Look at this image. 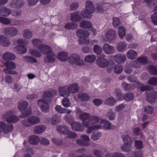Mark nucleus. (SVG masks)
<instances>
[{"label":"nucleus","instance_id":"nucleus-58","mask_svg":"<svg viewBox=\"0 0 157 157\" xmlns=\"http://www.w3.org/2000/svg\"><path fill=\"white\" fill-rule=\"evenodd\" d=\"M148 83L152 86L157 85V77H153L150 78L148 81Z\"/></svg>","mask_w":157,"mask_h":157},{"label":"nucleus","instance_id":"nucleus-1","mask_svg":"<svg viewBox=\"0 0 157 157\" xmlns=\"http://www.w3.org/2000/svg\"><path fill=\"white\" fill-rule=\"evenodd\" d=\"M56 93V91L55 90L45 92L41 98L38 100L37 104L42 112L47 113L49 111L50 105L48 104L51 102V98Z\"/></svg>","mask_w":157,"mask_h":157},{"label":"nucleus","instance_id":"nucleus-19","mask_svg":"<svg viewBox=\"0 0 157 157\" xmlns=\"http://www.w3.org/2000/svg\"><path fill=\"white\" fill-rule=\"evenodd\" d=\"M39 51L42 53L46 54L52 50V48L48 45L41 44L38 47Z\"/></svg>","mask_w":157,"mask_h":157},{"label":"nucleus","instance_id":"nucleus-2","mask_svg":"<svg viewBox=\"0 0 157 157\" xmlns=\"http://www.w3.org/2000/svg\"><path fill=\"white\" fill-rule=\"evenodd\" d=\"M86 10H82L81 14L84 18L90 19L92 17V14L95 11V8L93 2L87 1L86 2Z\"/></svg>","mask_w":157,"mask_h":157},{"label":"nucleus","instance_id":"nucleus-14","mask_svg":"<svg viewBox=\"0 0 157 157\" xmlns=\"http://www.w3.org/2000/svg\"><path fill=\"white\" fill-rule=\"evenodd\" d=\"M70 20L72 21L78 22L84 17L82 14L78 12H75L71 14Z\"/></svg>","mask_w":157,"mask_h":157},{"label":"nucleus","instance_id":"nucleus-45","mask_svg":"<svg viewBox=\"0 0 157 157\" xmlns=\"http://www.w3.org/2000/svg\"><path fill=\"white\" fill-rule=\"evenodd\" d=\"M77 27V24L71 22L66 24L64 26L65 28L67 29H76Z\"/></svg>","mask_w":157,"mask_h":157},{"label":"nucleus","instance_id":"nucleus-31","mask_svg":"<svg viewBox=\"0 0 157 157\" xmlns=\"http://www.w3.org/2000/svg\"><path fill=\"white\" fill-rule=\"evenodd\" d=\"M28 105V103L25 100L21 101H19L18 108L21 111H23L25 110Z\"/></svg>","mask_w":157,"mask_h":157},{"label":"nucleus","instance_id":"nucleus-52","mask_svg":"<svg viewBox=\"0 0 157 157\" xmlns=\"http://www.w3.org/2000/svg\"><path fill=\"white\" fill-rule=\"evenodd\" d=\"M101 135L100 132L95 131L92 133L91 139L93 140H97L100 138Z\"/></svg>","mask_w":157,"mask_h":157},{"label":"nucleus","instance_id":"nucleus-48","mask_svg":"<svg viewBox=\"0 0 157 157\" xmlns=\"http://www.w3.org/2000/svg\"><path fill=\"white\" fill-rule=\"evenodd\" d=\"M29 52L32 55L37 58L40 57L41 56V52L40 51L34 49H30L29 51Z\"/></svg>","mask_w":157,"mask_h":157},{"label":"nucleus","instance_id":"nucleus-7","mask_svg":"<svg viewBox=\"0 0 157 157\" xmlns=\"http://www.w3.org/2000/svg\"><path fill=\"white\" fill-rule=\"evenodd\" d=\"M68 61L70 63L78 66L83 65V61L80 59L79 56L76 54H71L69 58Z\"/></svg>","mask_w":157,"mask_h":157},{"label":"nucleus","instance_id":"nucleus-36","mask_svg":"<svg viewBox=\"0 0 157 157\" xmlns=\"http://www.w3.org/2000/svg\"><path fill=\"white\" fill-rule=\"evenodd\" d=\"M126 34V31L125 28L122 26H120L118 28V34L119 38L122 39Z\"/></svg>","mask_w":157,"mask_h":157},{"label":"nucleus","instance_id":"nucleus-23","mask_svg":"<svg viewBox=\"0 0 157 157\" xmlns=\"http://www.w3.org/2000/svg\"><path fill=\"white\" fill-rule=\"evenodd\" d=\"M11 10L5 7H0V15L7 17L11 13Z\"/></svg>","mask_w":157,"mask_h":157},{"label":"nucleus","instance_id":"nucleus-28","mask_svg":"<svg viewBox=\"0 0 157 157\" xmlns=\"http://www.w3.org/2000/svg\"><path fill=\"white\" fill-rule=\"evenodd\" d=\"M15 58V56L14 54L8 52L5 53L3 55V59L5 60H13Z\"/></svg>","mask_w":157,"mask_h":157},{"label":"nucleus","instance_id":"nucleus-10","mask_svg":"<svg viewBox=\"0 0 157 157\" xmlns=\"http://www.w3.org/2000/svg\"><path fill=\"white\" fill-rule=\"evenodd\" d=\"M13 129V126L11 124H6L5 123L2 121L0 122V132L3 131L5 133L11 132Z\"/></svg>","mask_w":157,"mask_h":157},{"label":"nucleus","instance_id":"nucleus-17","mask_svg":"<svg viewBox=\"0 0 157 157\" xmlns=\"http://www.w3.org/2000/svg\"><path fill=\"white\" fill-rule=\"evenodd\" d=\"M71 126L73 130L78 132L82 131L84 129L81 123L78 121H74L71 124Z\"/></svg>","mask_w":157,"mask_h":157},{"label":"nucleus","instance_id":"nucleus-22","mask_svg":"<svg viewBox=\"0 0 157 157\" xmlns=\"http://www.w3.org/2000/svg\"><path fill=\"white\" fill-rule=\"evenodd\" d=\"M100 128L102 127L107 129H110L112 128L113 125L109 121L106 120H102L100 122Z\"/></svg>","mask_w":157,"mask_h":157},{"label":"nucleus","instance_id":"nucleus-55","mask_svg":"<svg viewBox=\"0 0 157 157\" xmlns=\"http://www.w3.org/2000/svg\"><path fill=\"white\" fill-rule=\"evenodd\" d=\"M0 22L6 25L11 24V21L9 19L2 17H0Z\"/></svg>","mask_w":157,"mask_h":157},{"label":"nucleus","instance_id":"nucleus-9","mask_svg":"<svg viewBox=\"0 0 157 157\" xmlns=\"http://www.w3.org/2000/svg\"><path fill=\"white\" fill-rule=\"evenodd\" d=\"M56 55L52 52V50L46 54V56L44 58V62L46 63H53L56 59Z\"/></svg>","mask_w":157,"mask_h":157},{"label":"nucleus","instance_id":"nucleus-8","mask_svg":"<svg viewBox=\"0 0 157 157\" xmlns=\"http://www.w3.org/2000/svg\"><path fill=\"white\" fill-rule=\"evenodd\" d=\"M2 119L8 122L15 123L19 120V118L15 115H12L11 111L5 113L2 116Z\"/></svg>","mask_w":157,"mask_h":157},{"label":"nucleus","instance_id":"nucleus-59","mask_svg":"<svg viewBox=\"0 0 157 157\" xmlns=\"http://www.w3.org/2000/svg\"><path fill=\"white\" fill-rule=\"evenodd\" d=\"M135 146L138 149H142L144 147L142 142L140 140H135Z\"/></svg>","mask_w":157,"mask_h":157},{"label":"nucleus","instance_id":"nucleus-60","mask_svg":"<svg viewBox=\"0 0 157 157\" xmlns=\"http://www.w3.org/2000/svg\"><path fill=\"white\" fill-rule=\"evenodd\" d=\"M123 69V67L121 65H116L114 68V72L117 74H120L122 71Z\"/></svg>","mask_w":157,"mask_h":157},{"label":"nucleus","instance_id":"nucleus-44","mask_svg":"<svg viewBox=\"0 0 157 157\" xmlns=\"http://www.w3.org/2000/svg\"><path fill=\"white\" fill-rule=\"evenodd\" d=\"M34 150L30 148H26L25 151L24 155L23 157H30L34 153Z\"/></svg>","mask_w":157,"mask_h":157},{"label":"nucleus","instance_id":"nucleus-53","mask_svg":"<svg viewBox=\"0 0 157 157\" xmlns=\"http://www.w3.org/2000/svg\"><path fill=\"white\" fill-rule=\"evenodd\" d=\"M23 58L24 60L27 62L36 63L37 61L36 59L31 56H24Z\"/></svg>","mask_w":157,"mask_h":157},{"label":"nucleus","instance_id":"nucleus-5","mask_svg":"<svg viewBox=\"0 0 157 157\" xmlns=\"http://www.w3.org/2000/svg\"><path fill=\"white\" fill-rule=\"evenodd\" d=\"M150 89L148 86H144L142 87L141 90L144 91L147 90L148 91L146 92V94H147V100L149 103H151L155 100L157 94L155 90L153 89L150 90Z\"/></svg>","mask_w":157,"mask_h":157},{"label":"nucleus","instance_id":"nucleus-16","mask_svg":"<svg viewBox=\"0 0 157 157\" xmlns=\"http://www.w3.org/2000/svg\"><path fill=\"white\" fill-rule=\"evenodd\" d=\"M11 44L10 40L3 35H0V45L1 46L8 47Z\"/></svg>","mask_w":157,"mask_h":157},{"label":"nucleus","instance_id":"nucleus-37","mask_svg":"<svg viewBox=\"0 0 157 157\" xmlns=\"http://www.w3.org/2000/svg\"><path fill=\"white\" fill-rule=\"evenodd\" d=\"M79 89V87L76 83H75L68 87V91L69 93H74L77 92Z\"/></svg>","mask_w":157,"mask_h":157},{"label":"nucleus","instance_id":"nucleus-50","mask_svg":"<svg viewBox=\"0 0 157 157\" xmlns=\"http://www.w3.org/2000/svg\"><path fill=\"white\" fill-rule=\"evenodd\" d=\"M114 93L116 95V98L117 100H121L123 99L121 91L119 89H116Z\"/></svg>","mask_w":157,"mask_h":157},{"label":"nucleus","instance_id":"nucleus-35","mask_svg":"<svg viewBox=\"0 0 157 157\" xmlns=\"http://www.w3.org/2000/svg\"><path fill=\"white\" fill-rule=\"evenodd\" d=\"M126 55L128 58L132 59H135L137 56L136 52L132 49L127 51Z\"/></svg>","mask_w":157,"mask_h":157},{"label":"nucleus","instance_id":"nucleus-39","mask_svg":"<svg viewBox=\"0 0 157 157\" xmlns=\"http://www.w3.org/2000/svg\"><path fill=\"white\" fill-rule=\"evenodd\" d=\"M96 59V57L95 55H90L86 56L84 60L87 62L90 63L94 62Z\"/></svg>","mask_w":157,"mask_h":157},{"label":"nucleus","instance_id":"nucleus-33","mask_svg":"<svg viewBox=\"0 0 157 157\" xmlns=\"http://www.w3.org/2000/svg\"><path fill=\"white\" fill-rule=\"evenodd\" d=\"M104 103L105 104L108 105L113 106L116 103V101L114 98L111 97L106 98Z\"/></svg>","mask_w":157,"mask_h":157},{"label":"nucleus","instance_id":"nucleus-42","mask_svg":"<svg viewBox=\"0 0 157 157\" xmlns=\"http://www.w3.org/2000/svg\"><path fill=\"white\" fill-rule=\"evenodd\" d=\"M79 25L81 28L88 29L91 27V24L88 21H83L80 23Z\"/></svg>","mask_w":157,"mask_h":157},{"label":"nucleus","instance_id":"nucleus-47","mask_svg":"<svg viewBox=\"0 0 157 157\" xmlns=\"http://www.w3.org/2000/svg\"><path fill=\"white\" fill-rule=\"evenodd\" d=\"M78 97L81 100L84 101H88L90 98V97L89 95L84 93L79 94L78 95Z\"/></svg>","mask_w":157,"mask_h":157},{"label":"nucleus","instance_id":"nucleus-30","mask_svg":"<svg viewBox=\"0 0 157 157\" xmlns=\"http://www.w3.org/2000/svg\"><path fill=\"white\" fill-rule=\"evenodd\" d=\"M40 140L38 136L35 135L31 136L29 138V142L31 144L36 145L38 143Z\"/></svg>","mask_w":157,"mask_h":157},{"label":"nucleus","instance_id":"nucleus-40","mask_svg":"<svg viewBox=\"0 0 157 157\" xmlns=\"http://www.w3.org/2000/svg\"><path fill=\"white\" fill-rule=\"evenodd\" d=\"M66 88L65 87H61L59 88V91L60 95L65 97H67L69 96V93L67 91H66Z\"/></svg>","mask_w":157,"mask_h":157},{"label":"nucleus","instance_id":"nucleus-64","mask_svg":"<svg viewBox=\"0 0 157 157\" xmlns=\"http://www.w3.org/2000/svg\"><path fill=\"white\" fill-rule=\"evenodd\" d=\"M122 86L125 91L130 90H132V86L128 84L126 82H124L122 83Z\"/></svg>","mask_w":157,"mask_h":157},{"label":"nucleus","instance_id":"nucleus-4","mask_svg":"<svg viewBox=\"0 0 157 157\" xmlns=\"http://www.w3.org/2000/svg\"><path fill=\"white\" fill-rule=\"evenodd\" d=\"M77 36L79 37L78 41L79 44H87L89 42L88 38L89 36V33L87 31L80 29L78 30L77 32Z\"/></svg>","mask_w":157,"mask_h":157},{"label":"nucleus","instance_id":"nucleus-18","mask_svg":"<svg viewBox=\"0 0 157 157\" xmlns=\"http://www.w3.org/2000/svg\"><path fill=\"white\" fill-rule=\"evenodd\" d=\"M126 59L125 55L120 53L117 54L113 57L114 60L119 63H121L124 62Z\"/></svg>","mask_w":157,"mask_h":157},{"label":"nucleus","instance_id":"nucleus-32","mask_svg":"<svg viewBox=\"0 0 157 157\" xmlns=\"http://www.w3.org/2000/svg\"><path fill=\"white\" fill-rule=\"evenodd\" d=\"M22 34L24 38L27 39H29L32 37L33 33L29 29H26L23 31Z\"/></svg>","mask_w":157,"mask_h":157},{"label":"nucleus","instance_id":"nucleus-3","mask_svg":"<svg viewBox=\"0 0 157 157\" xmlns=\"http://www.w3.org/2000/svg\"><path fill=\"white\" fill-rule=\"evenodd\" d=\"M40 121L39 117L35 116H31L22 121L21 124L23 127L27 128L38 124Z\"/></svg>","mask_w":157,"mask_h":157},{"label":"nucleus","instance_id":"nucleus-46","mask_svg":"<svg viewBox=\"0 0 157 157\" xmlns=\"http://www.w3.org/2000/svg\"><path fill=\"white\" fill-rule=\"evenodd\" d=\"M63 119L71 125V123L74 122V118L71 115L66 114L63 117Z\"/></svg>","mask_w":157,"mask_h":157},{"label":"nucleus","instance_id":"nucleus-29","mask_svg":"<svg viewBox=\"0 0 157 157\" xmlns=\"http://www.w3.org/2000/svg\"><path fill=\"white\" fill-rule=\"evenodd\" d=\"M57 56L58 59L62 61H65L69 59L67 54L64 52H59Z\"/></svg>","mask_w":157,"mask_h":157},{"label":"nucleus","instance_id":"nucleus-51","mask_svg":"<svg viewBox=\"0 0 157 157\" xmlns=\"http://www.w3.org/2000/svg\"><path fill=\"white\" fill-rule=\"evenodd\" d=\"M7 68L10 69H13L16 68V65L13 62L7 61L5 63Z\"/></svg>","mask_w":157,"mask_h":157},{"label":"nucleus","instance_id":"nucleus-13","mask_svg":"<svg viewBox=\"0 0 157 157\" xmlns=\"http://www.w3.org/2000/svg\"><path fill=\"white\" fill-rule=\"evenodd\" d=\"M104 52L107 54L111 55L114 53L115 51L114 47L108 44H104L102 47Z\"/></svg>","mask_w":157,"mask_h":157},{"label":"nucleus","instance_id":"nucleus-6","mask_svg":"<svg viewBox=\"0 0 157 157\" xmlns=\"http://www.w3.org/2000/svg\"><path fill=\"white\" fill-rule=\"evenodd\" d=\"M19 33V31L14 27L6 28L4 32V34L8 37L12 38L16 36Z\"/></svg>","mask_w":157,"mask_h":157},{"label":"nucleus","instance_id":"nucleus-34","mask_svg":"<svg viewBox=\"0 0 157 157\" xmlns=\"http://www.w3.org/2000/svg\"><path fill=\"white\" fill-rule=\"evenodd\" d=\"M57 130L60 134H66L68 131V129L65 125H59L57 127Z\"/></svg>","mask_w":157,"mask_h":157},{"label":"nucleus","instance_id":"nucleus-25","mask_svg":"<svg viewBox=\"0 0 157 157\" xmlns=\"http://www.w3.org/2000/svg\"><path fill=\"white\" fill-rule=\"evenodd\" d=\"M116 49L119 52H122L127 48V44L124 41H121L118 43L116 45Z\"/></svg>","mask_w":157,"mask_h":157},{"label":"nucleus","instance_id":"nucleus-61","mask_svg":"<svg viewBox=\"0 0 157 157\" xmlns=\"http://www.w3.org/2000/svg\"><path fill=\"white\" fill-rule=\"evenodd\" d=\"M31 113V109L30 108H29L25 112L22 113V115L20 116L19 117L23 118H25L30 115Z\"/></svg>","mask_w":157,"mask_h":157},{"label":"nucleus","instance_id":"nucleus-21","mask_svg":"<svg viewBox=\"0 0 157 157\" xmlns=\"http://www.w3.org/2000/svg\"><path fill=\"white\" fill-rule=\"evenodd\" d=\"M24 4V2L23 0H15L12 2L10 4V6L12 8H20L23 6Z\"/></svg>","mask_w":157,"mask_h":157},{"label":"nucleus","instance_id":"nucleus-63","mask_svg":"<svg viewBox=\"0 0 157 157\" xmlns=\"http://www.w3.org/2000/svg\"><path fill=\"white\" fill-rule=\"evenodd\" d=\"M33 44L34 47L41 44L42 42L41 40L38 39H33L32 40Z\"/></svg>","mask_w":157,"mask_h":157},{"label":"nucleus","instance_id":"nucleus-57","mask_svg":"<svg viewBox=\"0 0 157 157\" xmlns=\"http://www.w3.org/2000/svg\"><path fill=\"white\" fill-rule=\"evenodd\" d=\"M148 70L151 75H157V69L154 66L151 65L149 66Z\"/></svg>","mask_w":157,"mask_h":157},{"label":"nucleus","instance_id":"nucleus-27","mask_svg":"<svg viewBox=\"0 0 157 157\" xmlns=\"http://www.w3.org/2000/svg\"><path fill=\"white\" fill-rule=\"evenodd\" d=\"M122 138L124 143L129 144V146H132L133 142L132 140L129 135H123L122 136Z\"/></svg>","mask_w":157,"mask_h":157},{"label":"nucleus","instance_id":"nucleus-15","mask_svg":"<svg viewBox=\"0 0 157 157\" xmlns=\"http://www.w3.org/2000/svg\"><path fill=\"white\" fill-rule=\"evenodd\" d=\"M98 65L101 67L105 68L107 67L109 64L108 60L103 58H98L96 61Z\"/></svg>","mask_w":157,"mask_h":157},{"label":"nucleus","instance_id":"nucleus-41","mask_svg":"<svg viewBox=\"0 0 157 157\" xmlns=\"http://www.w3.org/2000/svg\"><path fill=\"white\" fill-rule=\"evenodd\" d=\"M87 127L86 132L88 134L92 132L94 130L100 128V126L99 124L96 125L89 126Z\"/></svg>","mask_w":157,"mask_h":157},{"label":"nucleus","instance_id":"nucleus-20","mask_svg":"<svg viewBox=\"0 0 157 157\" xmlns=\"http://www.w3.org/2000/svg\"><path fill=\"white\" fill-rule=\"evenodd\" d=\"M14 51L19 54H23L27 51L26 47L21 45H18L16 46L14 48Z\"/></svg>","mask_w":157,"mask_h":157},{"label":"nucleus","instance_id":"nucleus-12","mask_svg":"<svg viewBox=\"0 0 157 157\" xmlns=\"http://www.w3.org/2000/svg\"><path fill=\"white\" fill-rule=\"evenodd\" d=\"M99 119L96 116H90L89 120H88V122H85L84 123L85 127H87L91 125H94L98 123L99 122Z\"/></svg>","mask_w":157,"mask_h":157},{"label":"nucleus","instance_id":"nucleus-56","mask_svg":"<svg viewBox=\"0 0 157 157\" xmlns=\"http://www.w3.org/2000/svg\"><path fill=\"white\" fill-rule=\"evenodd\" d=\"M94 52L97 54H100L102 51V48L99 45H95L93 48Z\"/></svg>","mask_w":157,"mask_h":157},{"label":"nucleus","instance_id":"nucleus-43","mask_svg":"<svg viewBox=\"0 0 157 157\" xmlns=\"http://www.w3.org/2000/svg\"><path fill=\"white\" fill-rule=\"evenodd\" d=\"M134 95L133 93H129L125 94L123 97V99L124 100L129 101L132 100L134 98Z\"/></svg>","mask_w":157,"mask_h":157},{"label":"nucleus","instance_id":"nucleus-62","mask_svg":"<svg viewBox=\"0 0 157 157\" xmlns=\"http://www.w3.org/2000/svg\"><path fill=\"white\" fill-rule=\"evenodd\" d=\"M63 106L65 107H68L70 106L71 103L69 100L67 98H63L62 101Z\"/></svg>","mask_w":157,"mask_h":157},{"label":"nucleus","instance_id":"nucleus-11","mask_svg":"<svg viewBox=\"0 0 157 157\" xmlns=\"http://www.w3.org/2000/svg\"><path fill=\"white\" fill-rule=\"evenodd\" d=\"M107 40L112 41L115 40L117 36L116 32L113 29L108 30L105 34Z\"/></svg>","mask_w":157,"mask_h":157},{"label":"nucleus","instance_id":"nucleus-38","mask_svg":"<svg viewBox=\"0 0 157 157\" xmlns=\"http://www.w3.org/2000/svg\"><path fill=\"white\" fill-rule=\"evenodd\" d=\"M144 2L150 8H154L157 6V0H144Z\"/></svg>","mask_w":157,"mask_h":157},{"label":"nucleus","instance_id":"nucleus-24","mask_svg":"<svg viewBox=\"0 0 157 157\" xmlns=\"http://www.w3.org/2000/svg\"><path fill=\"white\" fill-rule=\"evenodd\" d=\"M90 116V114L87 113H83L80 114L79 118L82 121V123L84 127H85L84 123L85 122L87 123L88 120H89Z\"/></svg>","mask_w":157,"mask_h":157},{"label":"nucleus","instance_id":"nucleus-26","mask_svg":"<svg viewBox=\"0 0 157 157\" xmlns=\"http://www.w3.org/2000/svg\"><path fill=\"white\" fill-rule=\"evenodd\" d=\"M46 129V127L44 125H37L34 127L33 132L35 134H39L43 132Z\"/></svg>","mask_w":157,"mask_h":157},{"label":"nucleus","instance_id":"nucleus-54","mask_svg":"<svg viewBox=\"0 0 157 157\" xmlns=\"http://www.w3.org/2000/svg\"><path fill=\"white\" fill-rule=\"evenodd\" d=\"M131 147L132 146H129V144L124 143L121 146V149L123 151L129 152L131 151Z\"/></svg>","mask_w":157,"mask_h":157},{"label":"nucleus","instance_id":"nucleus-49","mask_svg":"<svg viewBox=\"0 0 157 157\" xmlns=\"http://www.w3.org/2000/svg\"><path fill=\"white\" fill-rule=\"evenodd\" d=\"M107 115L110 120H113L116 117V113L112 112V109H109L107 113Z\"/></svg>","mask_w":157,"mask_h":157}]
</instances>
